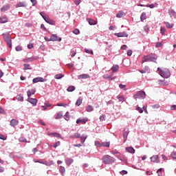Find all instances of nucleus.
Returning <instances> with one entry per match:
<instances>
[{
  "mask_svg": "<svg viewBox=\"0 0 176 176\" xmlns=\"http://www.w3.org/2000/svg\"><path fill=\"white\" fill-rule=\"evenodd\" d=\"M103 78H104V79H110L111 78V76L107 75V74H104L103 76Z\"/></svg>",
  "mask_w": 176,
  "mask_h": 176,
  "instance_id": "bf43d9fd",
  "label": "nucleus"
},
{
  "mask_svg": "<svg viewBox=\"0 0 176 176\" xmlns=\"http://www.w3.org/2000/svg\"><path fill=\"white\" fill-rule=\"evenodd\" d=\"M87 112H93L94 111V108H93V106L88 105L86 109Z\"/></svg>",
  "mask_w": 176,
  "mask_h": 176,
  "instance_id": "b1692460",
  "label": "nucleus"
},
{
  "mask_svg": "<svg viewBox=\"0 0 176 176\" xmlns=\"http://www.w3.org/2000/svg\"><path fill=\"white\" fill-rule=\"evenodd\" d=\"M8 46L10 48H12V40L6 42Z\"/></svg>",
  "mask_w": 176,
  "mask_h": 176,
  "instance_id": "13d9d810",
  "label": "nucleus"
},
{
  "mask_svg": "<svg viewBox=\"0 0 176 176\" xmlns=\"http://www.w3.org/2000/svg\"><path fill=\"white\" fill-rule=\"evenodd\" d=\"M169 14H170V16H171L173 17H176V12L173 10H170L169 11Z\"/></svg>",
  "mask_w": 176,
  "mask_h": 176,
  "instance_id": "473e14b6",
  "label": "nucleus"
},
{
  "mask_svg": "<svg viewBox=\"0 0 176 176\" xmlns=\"http://www.w3.org/2000/svg\"><path fill=\"white\" fill-rule=\"evenodd\" d=\"M144 31H145L146 32H149V26L145 25V26L144 27Z\"/></svg>",
  "mask_w": 176,
  "mask_h": 176,
  "instance_id": "8fccbe9b",
  "label": "nucleus"
},
{
  "mask_svg": "<svg viewBox=\"0 0 176 176\" xmlns=\"http://www.w3.org/2000/svg\"><path fill=\"white\" fill-rule=\"evenodd\" d=\"M19 142H28V141H27V139H25V138H20L19 139Z\"/></svg>",
  "mask_w": 176,
  "mask_h": 176,
  "instance_id": "79ce46f5",
  "label": "nucleus"
},
{
  "mask_svg": "<svg viewBox=\"0 0 176 176\" xmlns=\"http://www.w3.org/2000/svg\"><path fill=\"white\" fill-rule=\"evenodd\" d=\"M41 28H42V30H43L44 31H47V29H46V28L45 27V25L43 24H41Z\"/></svg>",
  "mask_w": 176,
  "mask_h": 176,
  "instance_id": "0e129e2a",
  "label": "nucleus"
},
{
  "mask_svg": "<svg viewBox=\"0 0 176 176\" xmlns=\"http://www.w3.org/2000/svg\"><path fill=\"white\" fill-rule=\"evenodd\" d=\"M80 140H81V144H85V141L87 140V135H82L80 137Z\"/></svg>",
  "mask_w": 176,
  "mask_h": 176,
  "instance_id": "4be33fe9",
  "label": "nucleus"
},
{
  "mask_svg": "<svg viewBox=\"0 0 176 176\" xmlns=\"http://www.w3.org/2000/svg\"><path fill=\"white\" fill-rule=\"evenodd\" d=\"M16 8H27V3L25 2H19L16 5Z\"/></svg>",
  "mask_w": 176,
  "mask_h": 176,
  "instance_id": "f8f14e48",
  "label": "nucleus"
},
{
  "mask_svg": "<svg viewBox=\"0 0 176 176\" xmlns=\"http://www.w3.org/2000/svg\"><path fill=\"white\" fill-rule=\"evenodd\" d=\"M74 138H80V133H74Z\"/></svg>",
  "mask_w": 176,
  "mask_h": 176,
  "instance_id": "3c124183",
  "label": "nucleus"
},
{
  "mask_svg": "<svg viewBox=\"0 0 176 176\" xmlns=\"http://www.w3.org/2000/svg\"><path fill=\"white\" fill-rule=\"evenodd\" d=\"M150 159L153 163H159L160 162L158 155H153Z\"/></svg>",
  "mask_w": 176,
  "mask_h": 176,
  "instance_id": "9d476101",
  "label": "nucleus"
},
{
  "mask_svg": "<svg viewBox=\"0 0 176 176\" xmlns=\"http://www.w3.org/2000/svg\"><path fill=\"white\" fill-rule=\"evenodd\" d=\"M82 98H79L78 100H77V101H76V105H77L78 107H79L80 105H81L82 104Z\"/></svg>",
  "mask_w": 176,
  "mask_h": 176,
  "instance_id": "bb28decb",
  "label": "nucleus"
},
{
  "mask_svg": "<svg viewBox=\"0 0 176 176\" xmlns=\"http://www.w3.org/2000/svg\"><path fill=\"white\" fill-rule=\"evenodd\" d=\"M126 151L129 152V153H135V150L133 147H126Z\"/></svg>",
  "mask_w": 176,
  "mask_h": 176,
  "instance_id": "2eb2a0df",
  "label": "nucleus"
},
{
  "mask_svg": "<svg viewBox=\"0 0 176 176\" xmlns=\"http://www.w3.org/2000/svg\"><path fill=\"white\" fill-rule=\"evenodd\" d=\"M115 35H116V36H118V38H123V37L127 38V36H129V34H127V33L126 32L115 33Z\"/></svg>",
  "mask_w": 176,
  "mask_h": 176,
  "instance_id": "39448f33",
  "label": "nucleus"
},
{
  "mask_svg": "<svg viewBox=\"0 0 176 176\" xmlns=\"http://www.w3.org/2000/svg\"><path fill=\"white\" fill-rule=\"evenodd\" d=\"M62 78H64V76L61 74L55 75V79H61Z\"/></svg>",
  "mask_w": 176,
  "mask_h": 176,
  "instance_id": "ea45409f",
  "label": "nucleus"
},
{
  "mask_svg": "<svg viewBox=\"0 0 176 176\" xmlns=\"http://www.w3.org/2000/svg\"><path fill=\"white\" fill-rule=\"evenodd\" d=\"M48 135H53L56 138H61V135L58 133H49Z\"/></svg>",
  "mask_w": 176,
  "mask_h": 176,
  "instance_id": "5701e85b",
  "label": "nucleus"
},
{
  "mask_svg": "<svg viewBox=\"0 0 176 176\" xmlns=\"http://www.w3.org/2000/svg\"><path fill=\"white\" fill-rule=\"evenodd\" d=\"M10 9V5L3 6L1 8V12H6V10H9Z\"/></svg>",
  "mask_w": 176,
  "mask_h": 176,
  "instance_id": "dca6fc26",
  "label": "nucleus"
},
{
  "mask_svg": "<svg viewBox=\"0 0 176 176\" xmlns=\"http://www.w3.org/2000/svg\"><path fill=\"white\" fill-rule=\"evenodd\" d=\"M51 41H52L53 42H61V38H58L57 34H52L51 36Z\"/></svg>",
  "mask_w": 176,
  "mask_h": 176,
  "instance_id": "423d86ee",
  "label": "nucleus"
},
{
  "mask_svg": "<svg viewBox=\"0 0 176 176\" xmlns=\"http://www.w3.org/2000/svg\"><path fill=\"white\" fill-rule=\"evenodd\" d=\"M0 113H3V114H5V113H6L5 112V110H3V109H2V108L0 107Z\"/></svg>",
  "mask_w": 176,
  "mask_h": 176,
  "instance_id": "774afa93",
  "label": "nucleus"
},
{
  "mask_svg": "<svg viewBox=\"0 0 176 176\" xmlns=\"http://www.w3.org/2000/svg\"><path fill=\"white\" fill-rule=\"evenodd\" d=\"M129 135V129H125L123 131V137H124V142H126L127 141V136Z\"/></svg>",
  "mask_w": 176,
  "mask_h": 176,
  "instance_id": "6e6552de",
  "label": "nucleus"
},
{
  "mask_svg": "<svg viewBox=\"0 0 176 176\" xmlns=\"http://www.w3.org/2000/svg\"><path fill=\"white\" fill-rule=\"evenodd\" d=\"M170 156L174 160H176V151H173L172 153L170 154Z\"/></svg>",
  "mask_w": 176,
  "mask_h": 176,
  "instance_id": "58836bf2",
  "label": "nucleus"
},
{
  "mask_svg": "<svg viewBox=\"0 0 176 176\" xmlns=\"http://www.w3.org/2000/svg\"><path fill=\"white\" fill-rule=\"evenodd\" d=\"M3 36H4V40L6 41V42H9V41H12L10 37H9V36L8 35H6L5 34H3Z\"/></svg>",
  "mask_w": 176,
  "mask_h": 176,
  "instance_id": "2f4dec72",
  "label": "nucleus"
},
{
  "mask_svg": "<svg viewBox=\"0 0 176 176\" xmlns=\"http://www.w3.org/2000/svg\"><path fill=\"white\" fill-rule=\"evenodd\" d=\"M87 21H88L89 25H96L98 23L97 21L90 18H87Z\"/></svg>",
  "mask_w": 176,
  "mask_h": 176,
  "instance_id": "0eeeda50",
  "label": "nucleus"
},
{
  "mask_svg": "<svg viewBox=\"0 0 176 176\" xmlns=\"http://www.w3.org/2000/svg\"><path fill=\"white\" fill-rule=\"evenodd\" d=\"M17 100L18 101H23L24 97L23 96L22 94H19L16 96Z\"/></svg>",
  "mask_w": 176,
  "mask_h": 176,
  "instance_id": "72a5a7b5",
  "label": "nucleus"
},
{
  "mask_svg": "<svg viewBox=\"0 0 176 176\" xmlns=\"http://www.w3.org/2000/svg\"><path fill=\"white\" fill-rule=\"evenodd\" d=\"M60 141L56 142L54 144V148H57V146H60Z\"/></svg>",
  "mask_w": 176,
  "mask_h": 176,
  "instance_id": "de8ad7c7",
  "label": "nucleus"
},
{
  "mask_svg": "<svg viewBox=\"0 0 176 176\" xmlns=\"http://www.w3.org/2000/svg\"><path fill=\"white\" fill-rule=\"evenodd\" d=\"M80 122H82V123H86V121H85V120H80V119H78V120H76L77 124H79V123H80Z\"/></svg>",
  "mask_w": 176,
  "mask_h": 176,
  "instance_id": "49530a36",
  "label": "nucleus"
},
{
  "mask_svg": "<svg viewBox=\"0 0 176 176\" xmlns=\"http://www.w3.org/2000/svg\"><path fill=\"white\" fill-rule=\"evenodd\" d=\"M157 71L159 72V74L160 76H162V78H170L171 74L170 73V70L167 68H157Z\"/></svg>",
  "mask_w": 176,
  "mask_h": 176,
  "instance_id": "f257e3e1",
  "label": "nucleus"
},
{
  "mask_svg": "<svg viewBox=\"0 0 176 176\" xmlns=\"http://www.w3.org/2000/svg\"><path fill=\"white\" fill-rule=\"evenodd\" d=\"M45 41H46L47 42H50L52 41V37H50V38L48 37H45L44 38Z\"/></svg>",
  "mask_w": 176,
  "mask_h": 176,
  "instance_id": "680f3d73",
  "label": "nucleus"
},
{
  "mask_svg": "<svg viewBox=\"0 0 176 176\" xmlns=\"http://www.w3.org/2000/svg\"><path fill=\"white\" fill-rule=\"evenodd\" d=\"M43 19L45 20V21L46 23H47L48 24H51L52 25H54V24H56V22H54V21L50 19L49 16H43Z\"/></svg>",
  "mask_w": 176,
  "mask_h": 176,
  "instance_id": "20e7f679",
  "label": "nucleus"
},
{
  "mask_svg": "<svg viewBox=\"0 0 176 176\" xmlns=\"http://www.w3.org/2000/svg\"><path fill=\"white\" fill-rule=\"evenodd\" d=\"M85 53H88V54H94L93 50H89L87 48L85 49Z\"/></svg>",
  "mask_w": 176,
  "mask_h": 176,
  "instance_id": "a19ab883",
  "label": "nucleus"
},
{
  "mask_svg": "<svg viewBox=\"0 0 176 176\" xmlns=\"http://www.w3.org/2000/svg\"><path fill=\"white\" fill-rule=\"evenodd\" d=\"M164 24H165L166 28H173L174 27V24H170L168 22H164Z\"/></svg>",
  "mask_w": 176,
  "mask_h": 176,
  "instance_id": "a878e982",
  "label": "nucleus"
},
{
  "mask_svg": "<svg viewBox=\"0 0 176 176\" xmlns=\"http://www.w3.org/2000/svg\"><path fill=\"white\" fill-rule=\"evenodd\" d=\"M17 124H19V121H17L14 119H12L10 121V126H12V127H14V126H17Z\"/></svg>",
  "mask_w": 176,
  "mask_h": 176,
  "instance_id": "a211bd4d",
  "label": "nucleus"
},
{
  "mask_svg": "<svg viewBox=\"0 0 176 176\" xmlns=\"http://www.w3.org/2000/svg\"><path fill=\"white\" fill-rule=\"evenodd\" d=\"M131 54H133V51L131 50H129L127 51V56H129L130 57V56H131Z\"/></svg>",
  "mask_w": 176,
  "mask_h": 176,
  "instance_id": "864d4df0",
  "label": "nucleus"
},
{
  "mask_svg": "<svg viewBox=\"0 0 176 176\" xmlns=\"http://www.w3.org/2000/svg\"><path fill=\"white\" fill-rule=\"evenodd\" d=\"M32 47H34V44H28V49H32Z\"/></svg>",
  "mask_w": 176,
  "mask_h": 176,
  "instance_id": "e2e57ef3",
  "label": "nucleus"
},
{
  "mask_svg": "<svg viewBox=\"0 0 176 176\" xmlns=\"http://www.w3.org/2000/svg\"><path fill=\"white\" fill-rule=\"evenodd\" d=\"M120 174L121 175H126V174H127V170H121V171L120 172Z\"/></svg>",
  "mask_w": 176,
  "mask_h": 176,
  "instance_id": "5fc2aeb1",
  "label": "nucleus"
},
{
  "mask_svg": "<svg viewBox=\"0 0 176 176\" xmlns=\"http://www.w3.org/2000/svg\"><path fill=\"white\" fill-rule=\"evenodd\" d=\"M111 69L113 72H118V71H119V65H113V67H111Z\"/></svg>",
  "mask_w": 176,
  "mask_h": 176,
  "instance_id": "412c9836",
  "label": "nucleus"
},
{
  "mask_svg": "<svg viewBox=\"0 0 176 176\" xmlns=\"http://www.w3.org/2000/svg\"><path fill=\"white\" fill-rule=\"evenodd\" d=\"M65 120H69V112H67L64 116Z\"/></svg>",
  "mask_w": 176,
  "mask_h": 176,
  "instance_id": "4c0bfd02",
  "label": "nucleus"
},
{
  "mask_svg": "<svg viewBox=\"0 0 176 176\" xmlns=\"http://www.w3.org/2000/svg\"><path fill=\"white\" fill-rule=\"evenodd\" d=\"M160 32H161L162 35H164V34H166V28H160Z\"/></svg>",
  "mask_w": 176,
  "mask_h": 176,
  "instance_id": "a18cd8bd",
  "label": "nucleus"
},
{
  "mask_svg": "<svg viewBox=\"0 0 176 176\" xmlns=\"http://www.w3.org/2000/svg\"><path fill=\"white\" fill-rule=\"evenodd\" d=\"M100 122H104L105 120V115L101 116L100 117Z\"/></svg>",
  "mask_w": 176,
  "mask_h": 176,
  "instance_id": "603ef678",
  "label": "nucleus"
},
{
  "mask_svg": "<svg viewBox=\"0 0 176 176\" xmlns=\"http://www.w3.org/2000/svg\"><path fill=\"white\" fill-rule=\"evenodd\" d=\"M90 76L89 74H80L78 76V79H89Z\"/></svg>",
  "mask_w": 176,
  "mask_h": 176,
  "instance_id": "4468645a",
  "label": "nucleus"
},
{
  "mask_svg": "<svg viewBox=\"0 0 176 176\" xmlns=\"http://www.w3.org/2000/svg\"><path fill=\"white\" fill-rule=\"evenodd\" d=\"M150 61H152L153 63H156V60H157V58L155 55H148Z\"/></svg>",
  "mask_w": 176,
  "mask_h": 176,
  "instance_id": "6ab92c4d",
  "label": "nucleus"
},
{
  "mask_svg": "<svg viewBox=\"0 0 176 176\" xmlns=\"http://www.w3.org/2000/svg\"><path fill=\"white\" fill-rule=\"evenodd\" d=\"M59 171L62 175H64V173H65V168L64 166H60Z\"/></svg>",
  "mask_w": 176,
  "mask_h": 176,
  "instance_id": "7c9ffc66",
  "label": "nucleus"
},
{
  "mask_svg": "<svg viewBox=\"0 0 176 176\" xmlns=\"http://www.w3.org/2000/svg\"><path fill=\"white\" fill-rule=\"evenodd\" d=\"M30 1L32 3V6H35V5H36V3H38V1L36 0H30Z\"/></svg>",
  "mask_w": 176,
  "mask_h": 176,
  "instance_id": "6e6d98bb",
  "label": "nucleus"
},
{
  "mask_svg": "<svg viewBox=\"0 0 176 176\" xmlns=\"http://www.w3.org/2000/svg\"><path fill=\"white\" fill-rule=\"evenodd\" d=\"M75 89H76L75 86H69L67 88V91L69 92H72V91H74Z\"/></svg>",
  "mask_w": 176,
  "mask_h": 176,
  "instance_id": "cd10ccee",
  "label": "nucleus"
},
{
  "mask_svg": "<svg viewBox=\"0 0 176 176\" xmlns=\"http://www.w3.org/2000/svg\"><path fill=\"white\" fill-rule=\"evenodd\" d=\"M28 102H30V104H32L34 107H35V105H36L38 102V100H36V98H28Z\"/></svg>",
  "mask_w": 176,
  "mask_h": 176,
  "instance_id": "1a4fd4ad",
  "label": "nucleus"
},
{
  "mask_svg": "<svg viewBox=\"0 0 176 176\" xmlns=\"http://www.w3.org/2000/svg\"><path fill=\"white\" fill-rule=\"evenodd\" d=\"M148 61H150L149 55L143 57L142 63H146Z\"/></svg>",
  "mask_w": 176,
  "mask_h": 176,
  "instance_id": "c85d7f7f",
  "label": "nucleus"
},
{
  "mask_svg": "<svg viewBox=\"0 0 176 176\" xmlns=\"http://www.w3.org/2000/svg\"><path fill=\"white\" fill-rule=\"evenodd\" d=\"M102 146H105L106 148H109L111 143L109 142H105L102 143Z\"/></svg>",
  "mask_w": 176,
  "mask_h": 176,
  "instance_id": "f704fd0d",
  "label": "nucleus"
},
{
  "mask_svg": "<svg viewBox=\"0 0 176 176\" xmlns=\"http://www.w3.org/2000/svg\"><path fill=\"white\" fill-rule=\"evenodd\" d=\"M125 15H126V14L124 13V12H123V11H120V12L116 14V17H118V19H122V17H124Z\"/></svg>",
  "mask_w": 176,
  "mask_h": 176,
  "instance_id": "ddd939ff",
  "label": "nucleus"
},
{
  "mask_svg": "<svg viewBox=\"0 0 176 176\" xmlns=\"http://www.w3.org/2000/svg\"><path fill=\"white\" fill-rule=\"evenodd\" d=\"M102 160L104 164H112L115 162V158L111 157L110 155H104Z\"/></svg>",
  "mask_w": 176,
  "mask_h": 176,
  "instance_id": "f03ea898",
  "label": "nucleus"
},
{
  "mask_svg": "<svg viewBox=\"0 0 176 176\" xmlns=\"http://www.w3.org/2000/svg\"><path fill=\"white\" fill-rule=\"evenodd\" d=\"M146 97V94L144 91H139L136 94L133 96L135 100H144Z\"/></svg>",
  "mask_w": 176,
  "mask_h": 176,
  "instance_id": "7ed1b4c3",
  "label": "nucleus"
},
{
  "mask_svg": "<svg viewBox=\"0 0 176 176\" xmlns=\"http://www.w3.org/2000/svg\"><path fill=\"white\" fill-rule=\"evenodd\" d=\"M155 46L156 47H160V46H162V43L160 42L156 43Z\"/></svg>",
  "mask_w": 176,
  "mask_h": 176,
  "instance_id": "69168bd1",
  "label": "nucleus"
},
{
  "mask_svg": "<svg viewBox=\"0 0 176 176\" xmlns=\"http://www.w3.org/2000/svg\"><path fill=\"white\" fill-rule=\"evenodd\" d=\"M170 109H171V111H176V105L175 104L172 105L170 107Z\"/></svg>",
  "mask_w": 176,
  "mask_h": 176,
  "instance_id": "052dcab7",
  "label": "nucleus"
},
{
  "mask_svg": "<svg viewBox=\"0 0 176 176\" xmlns=\"http://www.w3.org/2000/svg\"><path fill=\"white\" fill-rule=\"evenodd\" d=\"M27 94H28V98H30V97H31V96H33V94H35V89L28 90L27 91Z\"/></svg>",
  "mask_w": 176,
  "mask_h": 176,
  "instance_id": "f3484780",
  "label": "nucleus"
},
{
  "mask_svg": "<svg viewBox=\"0 0 176 176\" xmlns=\"http://www.w3.org/2000/svg\"><path fill=\"white\" fill-rule=\"evenodd\" d=\"M62 118H63V112L60 111L59 113H58L55 119H61Z\"/></svg>",
  "mask_w": 176,
  "mask_h": 176,
  "instance_id": "e433bc0d",
  "label": "nucleus"
},
{
  "mask_svg": "<svg viewBox=\"0 0 176 176\" xmlns=\"http://www.w3.org/2000/svg\"><path fill=\"white\" fill-rule=\"evenodd\" d=\"M24 68L23 69L25 71L27 69H31V68H30V65L29 64H24Z\"/></svg>",
  "mask_w": 176,
  "mask_h": 176,
  "instance_id": "c03bdc74",
  "label": "nucleus"
},
{
  "mask_svg": "<svg viewBox=\"0 0 176 176\" xmlns=\"http://www.w3.org/2000/svg\"><path fill=\"white\" fill-rule=\"evenodd\" d=\"M79 32H80L79 31L78 29H75L74 31H73V33L75 34L76 35H78L79 34Z\"/></svg>",
  "mask_w": 176,
  "mask_h": 176,
  "instance_id": "4d7b16f0",
  "label": "nucleus"
},
{
  "mask_svg": "<svg viewBox=\"0 0 176 176\" xmlns=\"http://www.w3.org/2000/svg\"><path fill=\"white\" fill-rule=\"evenodd\" d=\"M74 2L76 5H79L80 3V0H75Z\"/></svg>",
  "mask_w": 176,
  "mask_h": 176,
  "instance_id": "338daca9",
  "label": "nucleus"
},
{
  "mask_svg": "<svg viewBox=\"0 0 176 176\" xmlns=\"http://www.w3.org/2000/svg\"><path fill=\"white\" fill-rule=\"evenodd\" d=\"M15 50L16 52H21V50H23V47L20 45H18L16 47Z\"/></svg>",
  "mask_w": 176,
  "mask_h": 176,
  "instance_id": "37998d69",
  "label": "nucleus"
},
{
  "mask_svg": "<svg viewBox=\"0 0 176 176\" xmlns=\"http://www.w3.org/2000/svg\"><path fill=\"white\" fill-rule=\"evenodd\" d=\"M38 82H45V79L42 77H37L33 79V83H38Z\"/></svg>",
  "mask_w": 176,
  "mask_h": 176,
  "instance_id": "9b49d317",
  "label": "nucleus"
},
{
  "mask_svg": "<svg viewBox=\"0 0 176 176\" xmlns=\"http://www.w3.org/2000/svg\"><path fill=\"white\" fill-rule=\"evenodd\" d=\"M118 99L119 100L120 102H124L126 99L123 96H118Z\"/></svg>",
  "mask_w": 176,
  "mask_h": 176,
  "instance_id": "c9c22d12",
  "label": "nucleus"
},
{
  "mask_svg": "<svg viewBox=\"0 0 176 176\" xmlns=\"http://www.w3.org/2000/svg\"><path fill=\"white\" fill-rule=\"evenodd\" d=\"M136 111H138L140 112V113H142V112H144V110L142 109H141V107H138L136 108Z\"/></svg>",
  "mask_w": 176,
  "mask_h": 176,
  "instance_id": "09e8293b",
  "label": "nucleus"
},
{
  "mask_svg": "<svg viewBox=\"0 0 176 176\" xmlns=\"http://www.w3.org/2000/svg\"><path fill=\"white\" fill-rule=\"evenodd\" d=\"M146 19V13L143 12L140 16L141 21H144Z\"/></svg>",
  "mask_w": 176,
  "mask_h": 176,
  "instance_id": "c756f323",
  "label": "nucleus"
},
{
  "mask_svg": "<svg viewBox=\"0 0 176 176\" xmlns=\"http://www.w3.org/2000/svg\"><path fill=\"white\" fill-rule=\"evenodd\" d=\"M65 163H66L67 166H69L74 163V160L72 158L67 159L65 160Z\"/></svg>",
  "mask_w": 176,
  "mask_h": 176,
  "instance_id": "aec40b11",
  "label": "nucleus"
},
{
  "mask_svg": "<svg viewBox=\"0 0 176 176\" xmlns=\"http://www.w3.org/2000/svg\"><path fill=\"white\" fill-rule=\"evenodd\" d=\"M5 23H8V18L7 17L0 18V23L3 24Z\"/></svg>",
  "mask_w": 176,
  "mask_h": 176,
  "instance_id": "393cba45",
  "label": "nucleus"
}]
</instances>
